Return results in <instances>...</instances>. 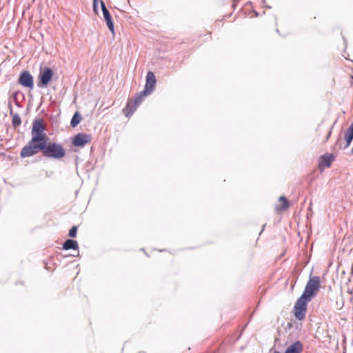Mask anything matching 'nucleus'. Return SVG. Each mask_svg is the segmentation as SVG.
Masks as SVG:
<instances>
[{"label": "nucleus", "instance_id": "obj_1", "mask_svg": "<svg viewBox=\"0 0 353 353\" xmlns=\"http://www.w3.org/2000/svg\"><path fill=\"white\" fill-rule=\"evenodd\" d=\"M41 152L47 159L61 160L65 157L66 152L61 143L50 141L46 132L43 120L41 118L33 121L31 128V139L21 152V158L33 157Z\"/></svg>", "mask_w": 353, "mask_h": 353}, {"label": "nucleus", "instance_id": "obj_2", "mask_svg": "<svg viewBox=\"0 0 353 353\" xmlns=\"http://www.w3.org/2000/svg\"><path fill=\"white\" fill-rule=\"evenodd\" d=\"M320 288V277L318 276H310L301 295L305 296V297L312 300L313 297L316 295Z\"/></svg>", "mask_w": 353, "mask_h": 353}, {"label": "nucleus", "instance_id": "obj_3", "mask_svg": "<svg viewBox=\"0 0 353 353\" xmlns=\"http://www.w3.org/2000/svg\"><path fill=\"white\" fill-rule=\"evenodd\" d=\"M310 301L311 299H309L303 295H301V296L296 300L293 307V314L297 320L302 321L305 319L307 308V303Z\"/></svg>", "mask_w": 353, "mask_h": 353}, {"label": "nucleus", "instance_id": "obj_4", "mask_svg": "<svg viewBox=\"0 0 353 353\" xmlns=\"http://www.w3.org/2000/svg\"><path fill=\"white\" fill-rule=\"evenodd\" d=\"M54 75L52 69L50 67H41L37 85L39 88H47Z\"/></svg>", "mask_w": 353, "mask_h": 353}, {"label": "nucleus", "instance_id": "obj_5", "mask_svg": "<svg viewBox=\"0 0 353 353\" xmlns=\"http://www.w3.org/2000/svg\"><path fill=\"white\" fill-rule=\"evenodd\" d=\"M149 94H148V93L144 94L143 90H142L140 93H139L137 95V97H135V99L134 100H132V99L128 100L125 107L123 110V112L125 116L128 118H130L133 114V113L136 110L137 108L142 102L143 98Z\"/></svg>", "mask_w": 353, "mask_h": 353}, {"label": "nucleus", "instance_id": "obj_6", "mask_svg": "<svg viewBox=\"0 0 353 353\" xmlns=\"http://www.w3.org/2000/svg\"><path fill=\"white\" fill-rule=\"evenodd\" d=\"M91 140L92 137L90 134L80 132L72 137L71 142L72 145L75 147L83 148Z\"/></svg>", "mask_w": 353, "mask_h": 353}, {"label": "nucleus", "instance_id": "obj_7", "mask_svg": "<svg viewBox=\"0 0 353 353\" xmlns=\"http://www.w3.org/2000/svg\"><path fill=\"white\" fill-rule=\"evenodd\" d=\"M101 8L102 10L103 16L105 21L106 26L113 36L115 34L114 24L110 11L108 10L105 2L103 0L100 1Z\"/></svg>", "mask_w": 353, "mask_h": 353}, {"label": "nucleus", "instance_id": "obj_8", "mask_svg": "<svg viewBox=\"0 0 353 353\" xmlns=\"http://www.w3.org/2000/svg\"><path fill=\"white\" fill-rule=\"evenodd\" d=\"M18 83L23 87L30 90L34 88V78L28 70H23L19 74Z\"/></svg>", "mask_w": 353, "mask_h": 353}, {"label": "nucleus", "instance_id": "obj_9", "mask_svg": "<svg viewBox=\"0 0 353 353\" xmlns=\"http://www.w3.org/2000/svg\"><path fill=\"white\" fill-rule=\"evenodd\" d=\"M157 79L152 71H148L146 74L145 83L144 85L143 93L151 94L155 89Z\"/></svg>", "mask_w": 353, "mask_h": 353}, {"label": "nucleus", "instance_id": "obj_10", "mask_svg": "<svg viewBox=\"0 0 353 353\" xmlns=\"http://www.w3.org/2000/svg\"><path fill=\"white\" fill-rule=\"evenodd\" d=\"M336 157L333 154H325L320 156L319 166L320 168L330 167L332 163L335 160Z\"/></svg>", "mask_w": 353, "mask_h": 353}, {"label": "nucleus", "instance_id": "obj_11", "mask_svg": "<svg viewBox=\"0 0 353 353\" xmlns=\"http://www.w3.org/2000/svg\"><path fill=\"white\" fill-rule=\"evenodd\" d=\"M302 350V343L300 341H296L287 347L284 353H301Z\"/></svg>", "mask_w": 353, "mask_h": 353}, {"label": "nucleus", "instance_id": "obj_12", "mask_svg": "<svg viewBox=\"0 0 353 353\" xmlns=\"http://www.w3.org/2000/svg\"><path fill=\"white\" fill-rule=\"evenodd\" d=\"M344 139L345 141V145H344L343 149H346L350 145L351 143L353 141V121L352 123L349 126V128H347V130H346L344 135Z\"/></svg>", "mask_w": 353, "mask_h": 353}, {"label": "nucleus", "instance_id": "obj_13", "mask_svg": "<svg viewBox=\"0 0 353 353\" xmlns=\"http://www.w3.org/2000/svg\"><path fill=\"white\" fill-rule=\"evenodd\" d=\"M79 248V246L78 242L72 239H66L62 245V249L65 250H78Z\"/></svg>", "mask_w": 353, "mask_h": 353}, {"label": "nucleus", "instance_id": "obj_14", "mask_svg": "<svg viewBox=\"0 0 353 353\" xmlns=\"http://www.w3.org/2000/svg\"><path fill=\"white\" fill-rule=\"evenodd\" d=\"M279 201L281 203V205L275 207V210L277 212L284 211V210H287L289 208L290 203H289V201H288V199H287L286 196H285L283 195L281 196L279 198Z\"/></svg>", "mask_w": 353, "mask_h": 353}, {"label": "nucleus", "instance_id": "obj_15", "mask_svg": "<svg viewBox=\"0 0 353 353\" xmlns=\"http://www.w3.org/2000/svg\"><path fill=\"white\" fill-rule=\"evenodd\" d=\"M82 119L81 114L79 111H76L74 114L72 115V117L70 121V126L72 128L77 127L81 122Z\"/></svg>", "mask_w": 353, "mask_h": 353}, {"label": "nucleus", "instance_id": "obj_16", "mask_svg": "<svg viewBox=\"0 0 353 353\" xmlns=\"http://www.w3.org/2000/svg\"><path fill=\"white\" fill-rule=\"evenodd\" d=\"M21 124V119L20 116L16 113L13 114V117L12 118V125L14 128H17Z\"/></svg>", "mask_w": 353, "mask_h": 353}, {"label": "nucleus", "instance_id": "obj_17", "mask_svg": "<svg viewBox=\"0 0 353 353\" xmlns=\"http://www.w3.org/2000/svg\"><path fill=\"white\" fill-rule=\"evenodd\" d=\"M19 94H21V92L19 90H17V91L14 92L12 93V99L14 100L15 105H16L17 107L21 108V105L20 103L19 102V101H18V98H17V97H18V95H19Z\"/></svg>", "mask_w": 353, "mask_h": 353}, {"label": "nucleus", "instance_id": "obj_18", "mask_svg": "<svg viewBox=\"0 0 353 353\" xmlns=\"http://www.w3.org/2000/svg\"><path fill=\"white\" fill-rule=\"evenodd\" d=\"M77 230L78 227L77 225L72 226V228L69 230L68 236L70 238H75L77 236Z\"/></svg>", "mask_w": 353, "mask_h": 353}, {"label": "nucleus", "instance_id": "obj_19", "mask_svg": "<svg viewBox=\"0 0 353 353\" xmlns=\"http://www.w3.org/2000/svg\"><path fill=\"white\" fill-rule=\"evenodd\" d=\"M99 0H93L92 1V10L95 14H98L99 13Z\"/></svg>", "mask_w": 353, "mask_h": 353}, {"label": "nucleus", "instance_id": "obj_20", "mask_svg": "<svg viewBox=\"0 0 353 353\" xmlns=\"http://www.w3.org/2000/svg\"><path fill=\"white\" fill-rule=\"evenodd\" d=\"M332 128H333V125L332 126V128L330 129V130L328 131L327 135H326V137H325V141H327L328 139H330L331 134H332Z\"/></svg>", "mask_w": 353, "mask_h": 353}, {"label": "nucleus", "instance_id": "obj_21", "mask_svg": "<svg viewBox=\"0 0 353 353\" xmlns=\"http://www.w3.org/2000/svg\"><path fill=\"white\" fill-rule=\"evenodd\" d=\"M239 1L240 0H233L232 7L235 8V6L237 5V3H239Z\"/></svg>", "mask_w": 353, "mask_h": 353}, {"label": "nucleus", "instance_id": "obj_22", "mask_svg": "<svg viewBox=\"0 0 353 353\" xmlns=\"http://www.w3.org/2000/svg\"><path fill=\"white\" fill-rule=\"evenodd\" d=\"M8 105L10 110H13L12 103L10 102L8 103Z\"/></svg>", "mask_w": 353, "mask_h": 353}, {"label": "nucleus", "instance_id": "obj_23", "mask_svg": "<svg viewBox=\"0 0 353 353\" xmlns=\"http://www.w3.org/2000/svg\"><path fill=\"white\" fill-rule=\"evenodd\" d=\"M340 142H341V137H339V138H338V139H337V141L336 142V145H338Z\"/></svg>", "mask_w": 353, "mask_h": 353}, {"label": "nucleus", "instance_id": "obj_24", "mask_svg": "<svg viewBox=\"0 0 353 353\" xmlns=\"http://www.w3.org/2000/svg\"><path fill=\"white\" fill-rule=\"evenodd\" d=\"M15 113L13 112V110H10V114L13 117V114Z\"/></svg>", "mask_w": 353, "mask_h": 353}, {"label": "nucleus", "instance_id": "obj_25", "mask_svg": "<svg viewBox=\"0 0 353 353\" xmlns=\"http://www.w3.org/2000/svg\"><path fill=\"white\" fill-rule=\"evenodd\" d=\"M288 327L289 328L292 327V324L291 323H288Z\"/></svg>", "mask_w": 353, "mask_h": 353}, {"label": "nucleus", "instance_id": "obj_26", "mask_svg": "<svg viewBox=\"0 0 353 353\" xmlns=\"http://www.w3.org/2000/svg\"><path fill=\"white\" fill-rule=\"evenodd\" d=\"M254 15H255L256 17H258V16H259V12H256V11H254Z\"/></svg>", "mask_w": 353, "mask_h": 353}, {"label": "nucleus", "instance_id": "obj_27", "mask_svg": "<svg viewBox=\"0 0 353 353\" xmlns=\"http://www.w3.org/2000/svg\"><path fill=\"white\" fill-rule=\"evenodd\" d=\"M265 227V224H264V225H263V228H262V229H261V230L260 234H261V232L263 231V230H264Z\"/></svg>", "mask_w": 353, "mask_h": 353}, {"label": "nucleus", "instance_id": "obj_28", "mask_svg": "<svg viewBox=\"0 0 353 353\" xmlns=\"http://www.w3.org/2000/svg\"><path fill=\"white\" fill-rule=\"evenodd\" d=\"M273 353H281V352H280L279 351H278V350H274V351L273 352Z\"/></svg>", "mask_w": 353, "mask_h": 353}, {"label": "nucleus", "instance_id": "obj_29", "mask_svg": "<svg viewBox=\"0 0 353 353\" xmlns=\"http://www.w3.org/2000/svg\"><path fill=\"white\" fill-rule=\"evenodd\" d=\"M343 41H344V43L346 44V42H347V41H346V39H345V37H343Z\"/></svg>", "mask_w": 353, "mask_h": 353}, {"label": "nucleus", "instance_id": "obj_30", "mask_svg": "<svg viewBox=\"0 0 353 353\" xmlns=\"http://www.w3.org/2000/svg\"><path fill=\"white\" fill-rule=\"evenodd\" d=\"M251 3H251V1H248V2L247 3V4H248V5H250Z\"/></svg>", "mask_w": 353, "mask_h": 353}, {"label": "nucleus", "instance_id": "obj_31", "mask_svg": "<svg viewBox=\"0 0 353 353\" xmlns=\"http://www.w3.org/2000/svg\"><path fill=\"white\" fill-rule=\"evenodd\" d=\"M263 3H265V0H261Z\"/></svg>", "mask_w": 353, "mask_h": 353}, {"label": "nucleus", "instance_id": "obj_32", "mask_svg": "<svg viewBox=\"0 0 353 353\" xmlns=\"http://www.w3.org/2000/svg\"><path fill=\"white\" fill-rule=\"evenodd\" d=\"M265 7L268 8H271V7L269 6H266Z\"/></svg>", "mask_w": 353, "mask_h": 353}]
</instances>
